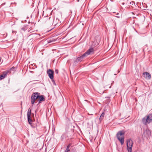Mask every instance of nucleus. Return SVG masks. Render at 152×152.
I'll use <instances>...</instances> for the list:
<instances>
[{
    "label": "nucleus",
    "mask_w": 152,
    "mask_h": 152,
    "mask_svg": "<svg viewBox=\"0 0 152 152\" xmlns=\"http://www.w3.org/2000/svg\"><path fill=\"white\" fill-rule=\"evenodd\" d=\"M44 20L48 25H51L53 24L54 26L57 25V22H55V20H53V18L50 17H45Z\"/></svg>",
    "instance_id": "obj_1"
},
{
    "label": "nucleus",
    "mask_w": 152,
    "mask_h": 152,
    "mask_svg": "<svg viewBox=\"0 0 152 152\" xmlns=\"http://www.w3.org/2000/svg\"><path fill=\"white\" fill-rule=\"evenodd\" d=\"M40 93L38 92H35L33 93L31 97V104H33L34 103H36L35 101L37 100L38 101V99Z\"/></svg>",
    "instance_id": "obj_2"
},
{
    "label": "nucleus",
    "mask_w": 152,
    "mask_h": 152,
    "mask_svg": "<svg viewBox=\"0 0 152 152\" xmlns=\"http://www.w3.org/2000/svg\"><path fill=\"white\" fill-rule=\"evenodd\" d=\"M124 131H121L119 132L117 134V138L120 142H124Z\"/></svg>",
    "instance_id": "obj_3"
},
{
    "label": "nucleus",
    "mask_w": 152,
    "mask_h": 152,
    "mask_svg": "<svg viewBox=\"0 0 152 152\" xmlns=\"http://www.w3.org/2000/svg\"><path fill=\"white\" fill-rule=\"evenodd\" d=\"M146 118H144L142 119L143 122L145 124H149L152 121V114H150L146 116Z\"/></svg>",
    "instance_id": "obj_4"
},
{
    "label": "nucleus",
    "mask_w": 152,
    "mask_h": 152,
    "mask_svg": "<svg viewBox=\"0 0 152 152\" xmlns=\"http://www.w3.org/2000/svg\"><path fill=\"white\" fill-rule=\"evenodd\" d=\"M47 73L50 78L51 80L53 79V75L54 74V72L53 70L49 69V70L47 71Z\"/></svg>",
    "instance_id": "obj_5"
},
{
    "label": "nucleus",
    "mask_w": 152,
    "mask_h": 152,
    "mask_svg": "<svg viewBox=\"0 0 152 152\" xmlns=\"http://www.w3.org/2000/svg\"><path fill=\"white\" fill-rule=\"evenodd\" d=\"M142 74L144 77L147 80H150L151 78V75L149 73L144 72Z\"/></svg>",
    "instance_id": "obj_6"
},
{
    "label": "nucleus",
    "mask_w": 152,
    "mask_h": 152,
    "mask_svg": "<svg viewBox=\"0 0 152 152\" xmlns=\"http://www.w3.org/2000/svg\"><path fill=\"white\" fill-rule=\"evenodd\" d=\"M94 50L93 48H91L89 49L84 54H85L86 56L88 55L91 54H92L94 53Z\"/></svg>",
    "instance_id": "obj_7"
},
{
    "label": "nucleus",
    "mask_w": 152,
    "mask_h": 152,
    "mask_svg": "<svg viewBox=\"0 0 152 152\" xmlns=\"http://www.w3.org/2000/svg\"><path fill=\"white\" fill-rule=\"evenodd\" d=\"M128 152H132L133 143H126Z\"/></svg>",
    "instance_id": "obj_8"
},
{
    "label": "nucleus",
    "mask_w": 152,
    "mask_h": 152,
    "mask_svg": "<svg viewBox=\"0 0 152 152\" xmlns=\"http://www.w3.org/2000/svg\"><path fill=\"white\" fill-rule=\"evenodd\" d=\"M38 98L39 99H38V101H39V103H40L42 101H43L45 100L44 96L43 95H39Z\"/></svg>",
    "instance_id": "obj_9"
},
{
    "label": "nucleus",
    "mask_w": 152,
    "mask_h": 152,
    "mask_svg": "<svg viewBox=\"0 0 152 152\" xmlns=\"http://www.w3.org/2000/svg\"><path fill=\"white\" fill-rule=\"evenodd\" d=\"M7 72L5 71L3 72V73L1 75H0V78L1 80L4 79L7 75Z\"/></svg>",
    "instance_id": "obj_10"
},
{
    "label": "nucleus",
    "mask_w": 152,
    "mask_h": 152,
    "mask_svg": "<svg viewBox=\"0 0 152 152\" xmlns=\"http://www.w3.org/2000/svg\"><path fill=\"white\" fill-rule=\"evenodd\" d=\"M86 56H85V54H83L81 56L77 58L76 60V61H81L83 60L84 58Z\"/></svg>",
    "instance_id": "obj_11"
},
{
    "label": "nucleus",
    "mask_w": 152,
    "mask_h": 152,
    "mask_svg": "<svg viewBox=\"0 0 152 152\" xmlns=\"http://www.w3.org/2000/svg\"><path fill=\"white\" fill-rule=\"evenodd\" d=\"M28 118V122L30 124H32V121L31 118V116H27Z\"/></svg>",
    "instance_id": "obj_12"
},
{
    "label": "nucleus",
    "mask_w": 152,
    "mask_h": 152,
    "mask_svg": "<svg viewBox=\"0 0 152 152\" xmlns=\"http://www.w3.org/2000/svg\"><path fill=\"white\" fill-rule=\"evenodd\" d=\"M70 144H69V145H68L67 146L64 152H70V150L69 148L70 147Z\"/></svg>",
    "instance_id": "obj_13"
},
{
    "label": "nucleus",
    "mask_w": 152,
    "mask_h": 152,
    "mask_svg": "<svg viewBox=\"0 0 152 152\" xmlns=\"http://www.w3.org/2000/svg\"><path fill=\"white\" fill-rule=\"evenodd\" d=\"M28 28V26H25L21 28V30L23 31L26 30Z\"/></svg>",
    "instance_id": "obj_14"
},
{
    "label": "nucleus",
    "mask_w": 152,
    "mask_h": 152,
    "mask_svg": "<svg viewBox=\"0 0 152 152\" xmlns=\"http://www.w3.org/2000/svg\"><path fill=\"white\" fill-rule=\"evenodd\" d=\"M104 113H103L101 115L100 118H99V120L100 121L102 120L104 117Z\"/></svg>",
    "instance_id": "obj_15"
},
{
    "label": "nucleus",
    "mask_w": 152,
    "mask_h": 152,
    "mask_svg": "<svg viewBox=\"0 0 152 152\" xmlns=\"http://www.w3.org/2000/svg\"><path fill=\"white\" fill-rule=\"evenodd\" d=\"M31 109L29 108L28 111L27 116H31Z\"/></svg>",
    "instance_id": "obj_16"
},
{
    "label": "nucleus",
    "mask_w": 152,
    "mask_h": 152,
    "mask_svg": "<svg viewBox=\"0 0 152 152\" xmlns=\"http://www.w3.org/2000/svg\"><path fill=\"white\" fill-rule=\"evenodd\" d=\"M126 142H133L132 140L130 138H129V139H127Z\"/></svg>",
    "instance_id": "obj_17"
},
{
    "label": "nucleus",
    "mask_w": 152,
    "mask_h": 152,
    "mask_svg": "<svg viewBox=\"0 0 152 152\" xmlns=\"http://www.w3.org/2000/svg\"><path fill=\"white\" fill-rule=\"evenodd\" d=\"M146 132L148 133V135H151V132L149 130H146Z\"/></svg>",
    "instance_id": "obj_18"
},
{
    "label": "nucleus",
    "mask_w": 152,
    "mask_h": 152,
    "mask_svg": "<svg viewBox=\"0 0 152 152\" xmlns=\"http://www.w3.org/2000/svg\"><path fill=\"white\" fill-rule=\"evenodd\" d=\"M53 20H55V22H57V24L58 23L59 20V19H58L57 18H56V19H54Z\"/></svg>",
    "instance_id": "obj_19"
},
{
    "label": "nucleus",
    "mask_w": 152,
    "mask_h": 152,
    "mask_svg": "<svg viewBox=\"0 0 152 152\" xmlns=\"http://www.w3.org/2000/svg\"><path fill=\"white\" fill-rule=\"evenodd\" d=\"M65 135L64 134H63L61 137V139L63 140L64 139V138L65 137Z\"/></svg>",
    "instance_id": "obj_20"
},
{
    "label": "nucleus",
    "mask_w": 152,
    "mask_h": 152,
    "mask_svg": "<svg viewBox=\"0 0 152 152\" xmlns=\"http://www.w3.org/2000/svg\"><path fill=\"white\" fill-rule=\"evenodd\" d=\"M29 29L30 30L28 31L29 32H30V33L33 32V31H31V28H29Z\"/></svg>",
    "instance_id": "obj_21"
},
{
    "label": "nucleus",
    "mask_w": 152,
    "mask_h": 152,
    "mask_svg": "<svg viewBox=\"0 0 152 152\" xmlns=\"http://www.w3.org/2000/svg\"><path fill=\"white\" fill-rule=\"evenodd\" d=\"M55 72L57 73V74H58V70H55Z\"/></svg>",
    "instance_id": "obj_22"
},
{
    "label": "nucleus",
    "mask_w": 152,
    "mask_h": 152,
    "mask_svg": "<svg viewBox=\"0 0 152 152\" xmlns=\"http://www.w3.org/2000/svg\"><path fill=\"white\" fill-rule=\"evenodd\" d=\"M52 82H53L54 84V85H56V83L55 82V81L54 80H52Z\"/></svg>",
    "instance_id": "obj_23"
},
{
    "label": "nucleus",
    "mask_w": 152,
    "mask_h": 152,
    "mask_svg": "<svg viewBox=\"0 0 152 152\" xmlns=\"http://www.w3.org/2000/svg\"><path fill=\"white\" fill-rule=\"evenodd\" d=\"M14 68L13 67H12L11 69V70H12L13 69H14Z\"/></svg>",
    "instance_id": "obj_24"
},
{
    "label": "nucleus",
    "mask_w": 152,
    "mask_h": 152,
    "mask_svg": "<svg viewBox=\"0 0 152 152\" xmlns=\"http://www.w3.org/2000/svg\"><path fill=\"white\" fill-rule=\"evenodd\" d=\"M121 143V145H123V143Z\"/></svg>",
    "instance_id": "obj_25"
},
{
    "label": "nucleus",
    "mask_w": 152,
    "mask_h": 152,
    "mask_svg": "<svg viewBox=\"0 0 152 152\" xmlns=\"http://www.w3.org/2000/svg\"><path fill=\"white\" fill-rule=\"evenodd\" d=\"M50 42H48V43H50Z\"/></svg>",
    "instance_id": "obj_26"
}]
</instances>
